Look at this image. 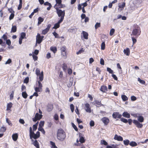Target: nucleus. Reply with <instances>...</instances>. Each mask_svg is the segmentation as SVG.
<instances>
[{
	"label": "nucleus",
	"instance_id": "obj_57",
	"mask_svg": "<svg viewBox=\"0 0 148 148\" xmlns=\"http://www.w3.org/2000/svg\"><path fill=\"white\" fill-rule=\"evenodd\" d=\"M6 43L9 46H10L11 44L10 40L9 39L7 40L6 41Z\"/></svg>",
	"mask_w": 148,
	"mask_h": 148
},
{
	"label": "nucleus",
	"instance_id": "obj_13",
	"mask_svg": "<svg viewBox=\"0 0 148 148\" xmlns=\"http://www.w3.org/2000/svg\"><path fill=\"white\" fill-rule=\"evenodd\" d=\"M114 139L119 141H122L123 140V138L120 136H118L117 134L115 135Z\"/></svg>",
	"mask_w": 148,
	"mask_h": 148
},
{
	"label": "nucleus",
	"instance_id": "obj_16",
	"mask_svg": "<svg viewBox=\"0 0 148 148\" xmlns=\"http://www.w3.org/2000/svg\"><path fill=\"white\" fill-rule=\"evenodd\" d=\"M12 104L11 102H10L8 103L7 106L6 110L7 111L10 110L11 108L12 107Z\"/></svg>",
	"mask_w": 148,
	"mask_h": 148
},
{
	"label": "nucleus",
	"instance_id": "obj_40",
	"mask_svg": "<svg viewBox=\"0 0 148 148\" xmlns=\"http://www.w3.org/2000/svg\"><path fill=\"white\" fill-rule=\"evenodd\" d=\"M101 144L105 146L107 145L108 144L107 143L105 140H101Z\"/></svg>",
	"mask_w": 148,
	"mask_h": 148
},
{
	"label": "nucleus",
	"instance_id": "obj_27",
	"mask_svg": "<svg viewBox=\"0 0 148 148\" xmlns=\"http://www.w3.org/2000/svg\"><path fill=\"white\" fill-rule=\"evenodd\" d=\"M50 144L51 146V148H58L56 146L55 143L51 141H50Z\"/></svg>",
	"mask_w": 148,
	"mask_h": 148
},
{
	"label": "nucleus",
	"instance_id": "obj_2",
	"mask_svg": "<svg viewBox=\"0 0 148 148\" xmlns=\"http://www.w3.org/2000/svg\"><path fill=\"white\" fill-rule=\"evenodd\" d=\"M138 121L136 120H133V122L138 128H142L143 127V125L142 123H140V122H143L144 117L142 116H140L138 117Z\"/></svg>",
	"mask_w": 148,
	"mask_h": 148
},
{
	"label": "nucleus",
	"instance_id": "obj_49",
	"mask_svg": "<svg viewBox=\"0 0 148 148\" xmlns=\"http://www.w3.org/2000/svg\"><path fill=\"white\" fill-rule=\"evenodd\" d=\"M41 73L40 70L38 68H37L36 70V73L37 75H38L40 74Z\"/></svg>",
	"mask_w": 148,
	"mask_h": 148
},
{
	"label": "nucleus",
	"instance_id": "obj_10",
	"mask_svg": "<svg viewBox=\"0 0 148 148\" xmlns=\"http://www.w3.org/2000/svg\"><path fill=\"white\" fill-rule=\"evenodd\" d=\"M37 79H39L38 80L42 81L44 79V74L43 71H41L40 74L38 75H37Z\"/></svg>",
	"mask_w": 148,
	"mask_h": 148
},
{
	"label": "nucleus",
	"instance_id": "obj_46",
	"mask_svg": "<svg viewBox=\"0 0 148 148\" xmlns=\"http://www.w3.org/2000/svg\"><path fill=\"white\" fill-rule=\"evenodd\" d=\"M107 71L109 73L112 74L113 73V71L110 68L107 67Z\"/></svg>",
	"mask_w": 148,
	"mask_h": 148
},
{
	"label": "nucleus",
	"instance_id": "obj_23",
	"mask_svg": "<svg viewBox=\"0 0 148 148\" xmlns=\"http://www.w3.org/2000/svg\"><path fill=\"white\" fill-rule=\"evenodd\" d=\"M121 97L123 101H126L128 100V98L125 95H122Z\"/></svg>",
	"mask_w": 148,
	"mask_h": 148
},
{
	"label": "nucleus",
	"instance_id": "obj_8",
	"mask_svg": "<svg viewBox=\"0 0 148 148\" xmlns=\"http://www.w3.org/2000/svg\"><path fill=\"white\" fill-rule=\"evenodd\" d=\"M122 116V115L119 114V112H113L112 114L113 118L114 119L116 118L121 119Z\"/></svg>",
	"mask_w": 148,
	"mask_h": 148
},
{
	"label": "nucleus",
	"instance_id": "obj_47",
	"mask_svg": "<svg viewBox=\"0 0 148 148\" xmlns=\"http://www.w3.org/2000/svg\"><path fill=\"white\" fill-rule=\"evenodd\" d=\"M44 121H41L39 125V127H42L43 126L44 124Z\"/></svg>",
	"mask_w": 148,
	"mask_h": 148
},
{
	"label": "nucleus",
	"instance_id": "obj_33",
	"mask_svg": "<svg viewBox=\"0 0 148 148\" xmlns=\"http://www.w3.org/2000/svg\"><path fill=\"white\" fill-rule=\"evenodd\" d=\"M61 52L66 51V47L65 46H63L60 48Z\"/></svg>",
	"mask_w": 148,
	"mask_h": 148
},
{
	"label": "nucleus",
	"instance_id": "obj_56",
	"mask_svg": "<svg viewBox=\"0 0 148 148\" xmlns=\"http://www.w3.org/2000/svg\"><path fill=\"white\" fill-rule=\"evenodd\" d=\"M39 52V50L37 49H36L35 50L34 52H33V53L34 55H37L38 54Z\"/></svg>",
	"mask_w": 148,
	"mask_h": 148
},
{
	"label": "nucleus",
	"instance_id": "obj_36",
	"mask_svg": "<svg viewBox=\"0 0 148 148\" xmlns=\"http://www.w3.org/2000/svg\"><path fill=\"white\" fill-rule=\"evenodd\" d=\"M62 68L63 71H66L67 68V67L66 64L65 63H64L63 64Z\"/></svg>",
	"mask_w": 148,
	"mask_h": 148
},
{
	"label": "nucleus",
	"instance_id": "obj_51",
	"mask_svg": "<svg viewBox=\"0 0 148 148\" xmlns=\"http://www.w3.org/2000/svg\"><path fill=\"white\" fill-rule=\"evenodd\" d=\"M125 5V3H123L121 5H119V8H124Z\"/></svg>",
	"mask_w": 148,
	"mask_h": 148
},
{
	"label": "nucleus",
	"instance_id": "obj_21",
	"mask_svg": "<svg viewBox=\"0 0 148 148\" xmlns=\"http://www.w3.org/2000/svg\"><path fill=\"white\" fill-rule=\"evenodd\" d=\"M125 54H126L127 56H129L130 53V49L128 48H127L126 49H124L123 51Z\"/></svg>",
	"mask_w": 148,
	"mask_h": 148
},
{
	"label": "nucleus",
	"instance_id": "obj_61",
	"mask_svg": "<svg viewBox=\"0 0 148 148\" xmlns=\"http://www.w3.org/2000/svg\"><path fill=\"white\" fill-rule=\"evenodd\" d=\"M32 57L33 59L35 61H36L38 60V57L36 56H35L34 55H33L32 56Z\"/></svg>",
	"mask_w": 148,
	"mask_h": 148
},
{
	"label": "nucleus",
	"instance_id": "obj_42",
	"mask_svg": "<svg viewBox=\"0 0 148 148\" xmlns=\"http://www.w3.org/2000/svg\"><path fill=\"white\" fill-rule=\"evenodd\" d=\"M101 24L100 23H97L95 25V28L97 29L98 27H100Z\"/></svg>",
	"mask_w": 148,
	"mask_h": 148
},
{
	"label": "nucleus",
	"instance_id": "obj_6",
	"mask_svg": "<svg viewBox=\"0 0 148 148\" xmlns=\"http://www.w3.org/2000/svg\"><path fill=\"white\" fill-rule=\"evenodd\" d=\"M32 136L30 135V138L31 139L32 138L36 139L39 138L40 136V132H37L36 134H35L34 132L31 134Z\"/></svg>",
	"mask_w": 148,
	"mask_h": 148
},
{
	"label": "nucleus",
	"instance_id": "obj_64",
	"mask_svg": "<svg viewBox=\"0 0 148 148\" xmlns=\"http://www.w3.org/2000/svg\"><path fill=\"white\" fill-rule=\"evenodd\" d=\"M72 126L73 128L74 129V130L76 131H77L78 130V129L76 127V126L73 123L72 124Z\"/></svg>",
	"mask_w": 148,
	"mask_h": 148
},
{
	"label": "nucleus",
	"instance_id": "obj_24",
	"mask_svg": "<svg viewBox=\"0 0 148 148\" xmlns=\"http://www.w3.org/2000/svg\"><path fill=\"white\" fill-rule=\"evenodd\" d=\"M53 106L52 105H49L47 106V110L48 112H50L53 109Z\"/></svg>",
	"mask_w": 148,
	"mask_h": 148
},
{
	"label": "nucleus",
	"instance_id": "obj_30",
	"mask_svg": "<svg viewBox=\"0 0 148 148\" xmlns=\"http://www.w3.org/2000/svg\"><path fill=\"white\" fill-rule=\"evenodd\" d=\"M79 141L82 143H84L85 142V140L84 138L82 136H80Z\"/></svg>",
	"mask_w": 148,
	"mask_h": 148
},
{
	"label": "nucleus",
	"instance_id": "obj_19",
	"mask_svg": "<svg viewBox=\"0 0 148 148\" xmlns=\"http://www.w3.org/2000/svg\"><path fill=\"white\" fill-rule=\"evenodd\" d=\"M44 20V19L42 18L41 17H39L38 18V26Z\"/></svg>",
	"mask_w": 148,
	"mask_h": 148
},
{
	"label": "nucleus",
	"instance_id": "obj_15",
	"mask_svg": "<svg viewBox=\"0 0 148 148\" xmlns=\"http://www.w3.org/2000/svg\"><path fill=\"white\" fill-rule=\"evenodd\" d=\"M93 103L94 105L98 107H100L102 105L101 101H98L96 100L93 102Z\"/></svg>",
	"mask_w": 148,
	"mask_h": 148
},
{
	"label": "nucleus",
	"instance_id": "obj_11",
	"mask_svg": "<svg viewBox=\"0 0 148 148\" xmlns=\"http://www.w3.org/2000/svg\"><path fill=\"white\" fill-rule=\"evenodd\" d=\"M85 110L87 112L90 113L91 112V108L89 104L86 103L85 104Z\"/></svg>",
	"mask_w": 148,
	"mask_h": 148
},
{
	"label": "nucleus",
	"instance_id": "obj_9",
	"mask_svg": "<svg viewBox=\"0 0 148 148\" xmlns=\"http://www.w3.org/2000/svg\"><path fill=\"white\" fill-rule=\"evenodd\" d=\"M51 26V24H48L47 27L42 31V34L44 35L45 34L49 31Z\"/></svg>",
	"mask_w": 148,
	"mask_h": 148
},
{
	"label": "nucleus",
	"instance_id": "obj_34",
	"mask_svg": "<svg viewBox=\"0 0 148 148\" xmlns=\"http://www.w3.org/2000/svg\"><path fill=\"white\" fill-rule=\"evenodd\" d=\"M105 48V42H103L101 45V49L102 50H104Z\"/></svg>",
	"mask_w": 148,
	"mask_h": 148
},
{
	"label": "nucleus",
	"instance_id": "obj_60",
	"mask_svg": "<svg viewBox=\"0 0 148 148\" xmlns=\"http://www.w3.org/2000/svg\"><path fill=\"white\" fill-rule=\"evenodd\" d=\"M12 60L10 59H9L7 61L5 62V64H8L11 63L12 62Z\"/></svg>",
	"mask_w": 148,
	"mask_h": 148
},
{
	"label": "nucleus",
	"instance_id": "obj_20",
	"mask_svg": "<svg viewBox=\"0 0 148 148\" xmlns=\"http://www.w3.org/2000/svg\"><path fill=\"white\" fill-rule=\"evenodd\" d=\"M36 44H40L43 40V38H36Z\"/></svg>",
	"mask_w": 148,
	"mask_h": 148
},
{
	"label": "nucleus",
	"instance_id": "obj_53",
	"mask_svg": "<svg viewBox=\"0 0 148 148\" xmlns=\"http://www.w3.org/2000/svg\"><path fill=\"white\" fill-rule=\"evenodd\" d=\"M14 16V13H11L10 14L9 19L10 20H11L13 19Z\"/></svg>",
	"mask_w": 148,
	"mask_h": 148
},
{
	"label": "nucleus",
	"instance_id": "obj_44",
	"mask_svg": "<svg viewBox=\"0 0 148 148\" xmlns=\"http://www.w3.org/2000/svg\"><path fill=\"white\" fill-rule=\"evenodd\" d=\"M29 81V78L28 77H26L24 79L23 82L25 83H28Z\"/></svg>",
	"mask_w": 148,
	"mask_h": 148
},
{
	"label": "nucleus",
	"instance_id": "obj_41",
	"mask_svg": "<svg viewBox=\"0 0 148 148\" xmlns=\"http://www.w3.org/2000/svg\"><path fill=\"white\" fill-rule=\"evenodd\" d=\"M82 33L83 35V37H88V34L87 32L85 31H83Z\"/></svg>",
	"mask_w": 148,
	"mask_h": 148
},
{
	"label": "nucleus",
	"instance_id": "obj_45",
	"mask_svg": "<svg viewBox=\"0 0 148 148\" xmlns=\"http://www.w3.org/2000/svg\"><path fill=\"white\" fill-rule=\"evenodd\" d=\"M42 81H40V80H38L37 82L38 84V87H40L42 88V84L41 83V82Z\"/></svg>",
	"mask_w": 148,
	"mask_h": 148
},
{
	"label": "nucleus",
	"instance_id": "obj_12",
	"mask_svg": "<svg viewBox=\"0 0 148 148\" xmlns=\"http://www.w3.org/2000/svg\"><path fill=\"white\" fill-rule=\"evenodd\" d=\"M100 90L103 92H106L108 91V88L106 86L103 85L101 86Z\"/></svg>",
	"mask_w": 148,
	"mask_h": 148
},
{
	"label": "nucleus",
	"instance_id": "obj_52",
	"mask_svg": "<svg viewBox=\"0 0 148 148\" xmlns=\"http://www.w3.org/2000/svg\"><path fill=\"white\" fill-rule=\"evenodd\" d=\"M129 141L128 140H124L123 141L125 145H129Z\"/></svg>",
	"mask_w": 148,
	"mask_h": 148
},
{
	"label": "nucleus",
	"instance_id": "obj_31",
	"mask_svg": "<svg viewBox=\"0 0 148 148\" xmlns=\"http://www.w3.org/2000/svg\"><path fill=\"white\" fill-rule=\"evenodd\" d=\"M22 0H19V4L18 8V10H20L22 7Z\"/></svg>",
	"mask_w": 148,
	"mask_h": 148
},
{
	"label": "nucleus",
	"instance_id": "obj_55",
	"mask_svg": "<svg viewBox=\"0 0 148 148\" xmlns=\"http://www.w3.org/2000/svg\"><path fill=\"white\" fill-rule=\"evenodd\" d=\"M114 29H112L110 31V34L111 36H112L114 32Z\"/></svg>",
	"mask_w": 148,
	"mask_h": 148
},
{
	"label": "nucleus",
	"instance_id": "obj_58",
	"mask_svg": "<svg viewBox=\"0 0 148 148\" xmlns=\"http://www.w3.org/2000/svg\"><path fill=\"white\" fill-rule=\"evenodd\" d=\"M131 100L132 101H135L136 100V98L134 96H132L131 97Z\"/></svg>",
	"mask_w": 148,
	"mask_h": 148
},
{
	"label": "nucleus",
	"instance_id": "obj_29",
	"mask_svg": "<svg viewBox=\"0 0 148 148\" xmlns=\"http://www.w3.org/2000/svg\"><path fill=\"white\" fill-rule=\"evenodd\" d=\"M129 144L132 147H135L137 145V143L134 141L131 142Z\"/></svg>",
	"mask_w": 148,
	"mask_h": 148
},
{
	"label": "nucleus",
	"instance_id": "obj_38",
	"mask_svg": "<svg viewBox=\"0 0 148 148\" xmlns=\"http://www.w3.org/2000/svg\"><path fill=\"white\" fill-rule=\"evenodd\" d=\"M16 31V26H12V29L11 32H15Z\"/></svg>",
	"mask_w": 148,
	"mask_h": 148
},
{
	"label": "nucleus",
	"instance_id": "obj_28",
	"mask_svg": "<svg viewBox=\"0 0 148 148\" xmlns=\"http://www.w3.org/2000/svg\"><path fill=\"white\" fill-rule=\"evenodd\" d=\"M22 95L24 99L27 98L28 96V95L26 91L22 92Z\"/></svg>",
	"mask_w": 148,
	"mask_h": 148
},
{
	"label": "nucleus",
	"instance_id": "obj_1",
	"mask_svg": "<svg viewBox=\"0 0 148 148\" xmlns=\"http://www.w3.org/2000/svg\"><path fill=\"white\" fill-rule=\"evenodd\" d=\"M66 137V134L62 128L58 129L57 133V138L61 141L64 140Z\"/></svg>",
	"mask_w": 148,
	"mask_h": 148
},
{
	"label": "nucleus",
	"instance_id": "obj_35",
	"mask_svg": "<svg viewBox=\"0 0 148 148\" xmlns=\"http://www.w3.org/2000/svg\"><path fill=\"white\" fill-rule=\"evenodd\" d=\"M38 130L41 132L43 134H45V132L42 127H38Z\"/></svg>",
	"mask_w": 148,
	"mask_h": 148
},
{
	"label": "nucleus",
	"instance_id": "obj_43",
	"mask_svg": "<svg viewBox=\"0 0 148 148\" xmlns=\"http://www.w3.org/2000/svg\"><path fill=\"white\" fill-rule=\"evenodd\" d=\"M6 129L5 127H2L0 128V131L3 132H4L6 130Z\"/></svg>",
	"mask_w": 148,
	"mask_h": 148
},
{
	"label": "nucleus",
	"instance_id": "obj_37",
	"mask_svg": "<svg viewBox=\"0 0 148 148\" xmlns=\"http://www.w3.org/2000/svg\"><path fill=\"white\" fill-rule=\"evenodd\" d=\"M120 120L121 121L125 123H126L128 122V120L124 118L123 117H121L120 119Z\"/></svg>",
	"mask_w": 148,
	"mask_h": 148
},
{
	"label": "nucleus",
	"instance_id": "obj_32",
	"mask_svg": "<svg viewBox=\"0 0 148 148\" xmlns=\"http://www.w3.org/2000/svg\"><path fill=\"white\" fill-rule=\"evenodd\" d=\"M61 54L62 56H63L64 58L66 59L67 58V56L66 54V51L62 52H61Z\"/></svg>",
	"mask_w": 148,
	"mask_h": 148
},
{
	"label": "nucleus",
	"instance_id": "obj_5",
	"mask_svg": "<svg viewBox=\"0 0 148 148\" xmlns=\"http://www.w3.org/2000/svg\"><path fill=\"white\" fill-rule=\"evenodd\" d=\"M42 117V114H40L38 113H37L36 114L34 117L32 118V120L33 121L36 122L40 119Z\"/></svg>",
	"mask_w": 148,
	"mask_h": 148
},
{
	"label": "nucleus",
	"instance_id": "obj_48",
	"mask_svg": "<svg viewBox=\"0 0 148 148\" xmlns=\"http://www.w3.org/2000/svg\"><path fill=\"white\" fill-rule=\"evenodd\" d=\"M6 121L7 123H8V125L10 126L12 125V124L11 123V121L8 118H6Z\"/></svg>",
	"mask_w": 148,
	"mask_h": 148
},
{
	"label": "nucleus",
	"instance_id": "obj_50",
	"mask_svg": "<svg viewBox=\"0 0 148 148\" xmlns=\"http://www.w3.org/2000/svg\"><path fill=\"white\" fill-rule=\"evenodd\" d=\"M70 108L72 112H73L74 111V107L73 105L72 104L70 105Z\"/></svg>",
	"mask_w": 148,
	"mask_h": 148
},
{
	"label": "nucleus",
	"instance_id": "obj_54",
	"mask_svg": "<svg viewBox=\"0 0 148 148\" xmlns=\"http://www.w3.org/2000/svg\"><path fill=\"white\" fill-rule=\"evenodd\" d=\"M14 91H12L10 95V99H12L14 97Z\"/></svg>",
	"mask_w": 148,
	"mask_h": 148
},
{
	"label": "nucleus",
	"instance_id": "obj_25",
	"mask_svg": "<svg viewBox=\"0 0 148 148\" xmlns=\"http://www.w3.org/2000/svg\"><path fill=\"white\" fill-rule=\"evenodd\" d=\"M50 50L54 53H56L57 51V49L56 47H50Z\"/></svg>",
	"mask_w": 148,
	"mask_h": 148
},
{
	"label": "nucleus",
	"instance_id": "obj_26",
	"mask_svg": "<svg viewBox=\"0 0 148 148\" xmlns=\"http://www.w3.org/2000/svg\"><path fill=\"white\" fill-rule=\"evenodd\" d=\"M35 90L36 92H41L42 91V88L39 87H36L35 88Z\"/></svg>",
	"mask_w": 148,
	"mask_h": 148
},
{
	"label": "nucleus",
	"instance_id": "obj_63",
	"mask_svg": "<svg viewBox=\"0 0 148 148\" xmlns=\"http://www.w3.org/2000/svg\"><path fill=\"white\" fill-rule=\"evenodd\" d=\"M100 63L102 65H104V61L103 58L100 59Z\"/></svg>",
	"mask_w": 148,
	"mask_h": 148
},
{
	"label": "nucleus",
	"instance_id": "obj_17",
	"mask_svg": "<svg viewBox=\"0 0 148 148\" xmlns=\"http://www.w3.org/2000/svg\"><path fill=\"white\" fill-rule=\"evenodd\" d=\"M122 116L125 118H130V114L127 112H124L122 114Z\"/></svg>",
	"mask_w": 148,
	"mask_h": 148
},
{
	"label": "nucleus",
	"instance_id": "obj_7",
	"mask_svg": "<svg viewBox=\"0 0 148 148\" xmlns=\"http://www.w3.org/2000/svg\"><path fill=\"white\" fill-rule=\"evenodd\" d=\"M101 121L104 124V125H108L110 122V120L109 119L105 117H104L101 119Z\"/></svg>",
	"mask_w": 148,
	"mask_h": 148
},
{
	"label": "nucleus",
	"instance_id": "obj_39",
	"mask_svg": "<svg viewBox=\"0 0 148 148\" xmlns=\"http://www.w3.org/2000/svg\"><path fill=\"white\" fill-rule=\"evenodd\" d=\"M84 49H83V48H82L81 49L79 50V51L76 52V54L77 55H79L80 54L84 52Z\"/></svg>",
	"mask_w": 148,
	"mask_h": 148
},
{
	"label": "nucleus",
	"instance_id": "obj_3",
	"mask_svg": "<svg viewBox=\"0 0 148 148\" xmlns=\"http://www.w3.org/2000/svg\"><path fill=\"white\" fill-rule=\"evenodd\" d=\"M55 8L56 9V13L58 16L60 17L59 20L63 21L65 15V11L64 10L62 11L61 10L57 8Z\"/></svg>",
	"mask_w": 148,
	"mask_h": 148
},
{
	"label": "nucleus",
	"instance_id": "obj_59",
	"mask_svg": "<svg viewBox=\"0 0 148 148\" xmlns=\"http://www.w3.org/2000/svg\"><path fill=\"white\" fill-rule=\"evenodd\" d=\"M19 121L20 123L22 124H23L25 123L24 120L22 119H20Z\"/></svg>",
	"mask_w": 148,
	"mask_h": 148
},
{
	"label": "nucleus",
	"instance_id": "obj_22",
	"mask_svg": "<svg viewBox=\"0 0 148 148\" xmlns=\"http://www.w3.org/2000/svg\"><path fill=\"white\" fill-rule=\"evenodd\" d=\"M18 138V135L17 134H13L12 135V139L14 141H16L17 140Z\"/></svg>",
	"mask_w": 148,
	"mask_h": 148
},
{
	"label": "nucleus",
	"instance_id": "obj_4",
	"mask_svg": "<svg viewBox=\"0 0 148 148\" xmlns=\"http://www.w3.org/2000/svg\"><path fill=\"white\" fill-rule=\"evenodd\" d=\"M140 28L138 25H135V28L133 29L132 32L133 35L134 36H138L140 33Z\"/></svg>",
	"mask_w": 148,
	"mask_h": 148
},
{
	"label": "nucleus",
	"instance_id": "obj_14",
	"mask_svg": "<svg viewBox=\"0 0 148 148\" xmlns=\"http://www.w3.org/2000/svg\"><path fill=\"white\" fill-rule=\"evenodd\" d=\"M62 21L59 20L58 22L56 23L53 27V29H57L60 26V24L61 23Z\"/></svg>",
	"mask_w": 148,
	"mask_h": 148
},
{
	"label": "nucleus",
	"instance_id": "obj_18",
	"mask_svg": "<svg viewBox=\"0 0 148 148\" xmlns=\"http://www.w3.org/2000/svg\"><path fill=\"white\" fill-rule=\"evenodd\" d=\"M34 145L37 148H40V145L36 140H35L33 143Z\"/></svg>",
	"mask_w": 148,
	"mask_h": 148
},
{
	"label": "nucleus",
	"instance_id": "obj_62",
	"mask_svg": "<svg viewBox=\"0 0 148 148\" xmlns=\"http://www.w3.org/2000/svg\"><path fill=\"white\" fill-rule=\"evenodd\" d=\"M51 57V55L50 53L48 52L46 55V58L47 59H49Z\"/></svg>",
	"mask_w": 148,
	"mask_h": 148
}]
</instances>
